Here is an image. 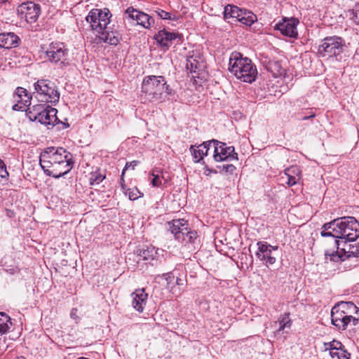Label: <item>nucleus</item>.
<instances>
[{"mask_svg": "<svg viewBox=\"0 0 359 359\" xmlns=\"http://www.w3.org/2000/svg\"><path fill=\"white\" fill-rule=\"evenodd\" d=\"M45 53L51 63H64L68 55V50L63 43L53 42L49 45Z\"/></svg>", "mask_w": 359, "mask_h": 359, "instance_id": "f8f14e48", "label": "nucleus"}, {"mask_svg": "<svg viewBox=\"0 0 359 359\" xmlns=\"http://www.w3.org/2000/svg\"><path fill=\"white\" fill-rule=\"evenodd\" d=\"M316 116V114L315 113H311V114H309V116H305L304 117H302L301 119L303 120V121H305V120H309L310 118H312L313 117Z\"/></svg>", "mask_w": 359, "mask_h": 359, "instance_id": "09e8293b", "label": "nucleus"}, {"mask_svg": "<svg viewBox=\"0 0 359 359\" xmlns=\"http://www.w3.org/2000/svg\"><path fill=\"white\" fill-rule=\"evenodd\" d=\"M100 34V39L104 43H107L110 45H117L120 40L121 36L117 32L110 30V27L107 26V29L103 30Z\"/></svg>", "mask_w": 359, "mask_h": 359, "instance_id": "393cba45", "label": "nucleus"}, {"mask_svg": "<svg viewBox=\"0 0 359 359\" xmlns=\"http://www.w3.org/2000/svg\"><path fill=\"white\" fill-rule=\"evenodd\" d=\"M153 178L151 180V183L154 187H160L162 185V177L159 174H156L153 170L151 173Z\"/></svg>", "mask_w": 359, "mask_h": 359, "instance_id": "e433bc0d", "label": "nucleus"}, {"mask_svg": "<svg viewBox=\"0 0 359 359\" xmlns=\"http://www.w3.org/2000/svg\"><path fill=\"white\" fill-rule=\"evenodd\" d=\"M157 15L163 20H175V17H172V14L161 9H158L156 11Z\"/></svg>", "mask_w": 359, "mask_h": 359, "instance_id": "58836bf2", "label": "nucleus"}, {"mask_svg": "<svg viewBox=\"0 0 359 359\" xmlns=\"http://www.w3.org/2000/svg\"><path fill=\"white\" fill-rule=\"evenodd\" d=\"M241 19V23L250 27L257 20V17L252 11L246 10V11H244V16Z\"/></svg>", "mask_w": 359, "mask_h": 359, "instance_id": "2f4dec72", "label": "nucleus"}, {"mask_svg": "<svg viewBox=\"0 0 359 359\" xmlns=\"http://www.w3.org/2000/svg\"><path fill=\"white\" fill-rule=\"evenodd\" d=\"M131 297L133 298L132 305L133 308L139 312H142L148 297L144 290H136L131 294Z\"/></svg>", "mask_w": 359, "mask_h": 359, "instance_id": "412c9836", "label": "nucleus"}, {"mask_svg": "<svg viewBox=\"0 0 359 359\" xmlns=\"http://www.w3.org/2000/svg\"><path fill=\"white\" fill-rule=\"evenodd\" d=\"M182 280L181 278H175V285H182L183 283H182Z\"/></svg>", "mask_w": 359, "mask_h": 359, "instance_id": "603ef678", "label": "nucleus"}, {"mask_svg": "<svg viewBox=\"0 0 359 359\" xmlns=\"http://www.w3.org/2000/svg\"><path fill=\"white\" fill-rule=\"evenodd\" d=\"M140 163L138 161H133L130 162L126 163L125 168L122 171V175H124L125 170L129 168H131L133 170Z\"/></svg>", "mask_w": 359, "mask_h": 359, "instance_id": "37998d69", "label": "nucleus"}, {"mask_svg": "<svg viewBox=\"0 0 359 359\" xmlns=\"http://www.w3.org/2000/svg\"><path fill=\"white\" fill-rule=\"evenodd\" d=\"M218 168H222V170L225 173H228L230 175L233 174V172L236 170V166H234L233 164H226L223 165L222 167L219 166Z\"/></svg>", "mask_w": 359, "mask_h": 359, "instance_id": "ea45409f", "label": "nucleus"}, {"mask_svg": "<svg viewBox=\"0 0 359 359\" xmlns=\"http://www.w3.org/2000/svg\"><path fill=\"white\" fill-rule=\"evenodd\" d=\"M238 13H242V8L234 5H227L224 7V18L225 20L229 18H236Z\"/></svg>", "mask_w": 359, "mask_h": 359, "instance_id": "c85d7f7f", "label": "nucleus"}, {"mask_svg": "<svg viewBox=\"0 0 359 359\" xmlns=\"http://www.w3.org/2000/svg\"><path fill=\"white\" fill-rule=\"evenodd\" d=\"M137 256L140 257L137 262L140 260L151 261L156 256V252L153 247H147L146 248L139 249L137 250Z\"/></svg>", "mask_w": 359, "mask_h": 359, "instance_id": "cd10ccee", "label": "nucleus"}, {"mask_svg": "<svg viewBox=\"0 0 359 359\" xmlns=\"http://www.w3.org/2000/svg\"><path fill=\"white\" fill-rule=\"evenodd\" d=\"M40 12V6L32 1L24 2L17 8L18 15L29 23L36 22L39 18Z\"/></svg>", "mask_w": 359, "mask_h": 359, "instance_id": "9b49d317", "label": "nucleus"}, {"mask_svg": "<svg viewBox=\"0 0 359 359\" xmlns=\"http://www.w3.org/2000/svg\"><path fill=\"white\" fill-rule=\"evenodd\" d=\"M332 324L338 330H345L349 326H356L359 325V316H353L351 314H344L340 312H331Z\"/></svg>", "mask_w": 359, "mask_h": 359, "instance_id": "ddd939ff", "label": "nucleus"}, {"mask_svg": "<svg viewBox=\"0 0 359 359\" xmlns=\"http://www.w3.org/2000/svg\"><path fill=\"white\" fill-rule=\"evenodd\" d=\"M266 69L271 72L273 77L278 78L285 74V69L282 67L280 62L277 60H270L266 65Z\"/></svg>", "mask_w": 359, "mask_h": 359, "instance_id": "a878e982", "label": "nucleus"}, {"mask_svg": "<svg viewBox=\"0 0 359 359\" xmlns=\"http://www.w3.org/2000/svg\"><path fill=\"white\" fill-rule=\"evenodd\" d=\"M76 309H73L71 311V317L74 319H76L78 317L76 315Z\"/></svg>", "mask_w": 359, "mask_h": 359, "instance_id": "3c124183", "label": "nucleus"}, {"mask_svg": "<svg viewBox=\"0 0 359 359\" xmlns=\"http://www.w3.org/2000/svg\"><path fill=\"white\" fill-rule=\"evenodd\" d=\"M351 18L357 25H359V7L353 10Z\"/></svg>", "mask_w": 359, "mask_h": 359, "instance_id": "79ce46f5", "label": "nucleus"}, {"mask_svg": "<svg viewBox=\"0 0 359 359\" xmlns=\"http://www.w3.org/2000/svg\"><path fill=\"white\" fill-rule=\"evenodd\" d=\"M57 113V110L55 108L47 106L41 116H38L36 121L46 126L48 128L53 127L60 122Z\"/></svg>", "mask_w": 359, "mask_h": 359, "instance_id": "a211bd4d", "label": "nucleus"}, {"mask_svg": "<svg viewBox=\"0 0 359 359\" xmlns=\"http://www.w3.org/2000/svg\"><path fill=\"white\" fill-rule=\"evenodd\" d=\"M320 236L339 239L341 243L354 241L359 237V222L353 217L337 218L322 226Z\"/></svg>", "mask_w": 359, "mask_h": 359, "instance_id": "f03ea898", "label": "nucleus"}, {"mask_svg": "<svg viewBox=\"0 0 359 359\" xmlns=\"http://www.w3.org/2000/svg\"><path fill=\"white\" fill-rule=\"evenodd\" d=\"M204 170H205V171H204V173H205V175H209V174H210V173H211V172L216 173V171H214V170H212V169L209 168L208 165H205V166L204 167Z\"/></svg>", "mask_w": 359, "mask_h": 359, "instance_id": "de8ad7c7", "label": "nucleus"}, {"mask_svg": "<svg viewBox=\"0 0 359 359\" xmlns=\"http://www.w3.org/2000/svg\"><path fill=\"white\" fill-rule=\"evenodd\" d=\"M73 156L63 147H47L40 154L39 163L48 176L58 179L74 165Z\"/></svg>", "mask_w": 359, "mask_h": 359, "instance_id": "f257e3e1", "label": "nucleus"}, {"mask_svg": "<svg viewBox=\"0 0 359 359\" xmlns=\"http://www.w3.org/2000/svg\"><path fill=\"white\" fill-rule=\"evenodd\" d=\"M126 195L128 196V198L131 201H135L140 197L143 196V194L141 193L136 187L133 189H127L125 191Z\"/></svg>", "mask_w": 359, "mask_h": 359, "instance_id": "f704fd0d", "label": "nucleus"}, {"mask_svg": "<svg viewBox=\"0 0 359 359\" xmlns=\"http://www.w3.org/2000/svg\"><path fill=\"white\" fill-rule=\"evenodd\" d=\"M330 355L334 358L337 357L338 358V355H340V350H332L329 351Z\"/></svg>", "mask_w": 359, "mask_h": 359, "instance_id": "a18cd8bd", "label": "nucleus"}, {"mask_svg": "<svg viewBox=\"0 0 359 359\" xmlns=\"http://www.w3.org/2000/svg\"><path fill=\"white\" fill-rule=\"evenodd\" d=\"M125 13L128 15V18L137 21V18H139L138 14L141 13V11H139L130 6L126 10Z\"/></svg>", "mask_w": 359, "mask_h": 359, "instance_id": "4c0bfd02", "label": "nucleus"}, {"mask_svg": "<svg viewBox=\"0 0 359 359\" xmlns=\"http://www.w3.org/2000/svg\"><path fill=\"white\" fill-rule=\"evenodd\" d=\"M172 90L167 85L162 76H147L142 83V97L149 102H161L166 95H172Z\"/></svg>", "mask_w": 359, "mask_h": 359, "instance_id": "20e7f679", "label": "nucleus"}, {"mask_svg": "<svg viewBox=\"0 0 359 359\" xmlns=\"http://www.w3.org/2000/svg\"><path fill=\"white\" fill-rule=\"evenodd\" d=\"M205 67L203 56L197 51H193L187 56L186 68L190 73H196Z\"/></svg>", "mask_w": 359, "mask_h": 359, "instance_id": "f3484780", "label": "nucleus"}, {"mask_svg": "<svg viewBox=\"0 0 359 359\" xmlns=\"http://www.w3.org/2000/svg\"><path fill=\"white\" fill-rule=\"evenodd\" d=\"M162 277H163L166 281V287L172 290L175 285V277L173 273L171 272L163 273Z\"/></svg>", "mask_w": 359, "mask_h": 359, "instance_id": "72a5a7b5", "label": "nucleus"}, {"mask_svg": "<svg viewBox=\"0 0 359 359\" xmlns=\"http://www.w3.org/2000/svg\"><path fill=\"white\" fill-rule=\"evenodd\" d=\"M47 106L45 104H35L29 107L26 111V114L31 121H36L38 116H40Z\"/></svg>", "mask_w": 359, "mask_h": 359, "instance_id": "bb28decb", "label": "nucleus"}, {"mask_svg": "<svg viewBox=\"0 0 359 359\" xmlns=\"http://www.w3.org/2000/svg\"><path fill=\"white\" fill-rule=\"evenodd\" d=\"M36 98L42 102L56 104L60 100V92L55 84L48 79L38 80L34 84Z\"/></svg>", "mask_w": 359, "mask_h": 359, "instance_id": "423d86ee", "label": "nucleus"}, {"mask_svg": "<svg viewBox=\"0 0 359 359\" xmlns=\"http://www.w3.org/2000/svg\"><path fill=\"white\" fill-rule=\"evenodd\" d=\"M9 2V0H0V4H6Z\"/></svg>", "mask_w": 359, "mask_h": 359, "instance_id": "864d4df0", "label": "nucleus"}, {"mask_svg": "<svg viewBox=\"0 0 359 359\" xmlns=\"http://www.w3.org/2000/svg\"><path fill=\"white\" fill-rule=\"evenodd\" d=\"M341 241L339 240H334V245L336 250H326L325 251V259L326 262L328 261L333 262H339L345 260L348 255H346V252L344 248L340 249Z\"/></svg>", "mask_w": 359, "mask_h": 359, "instance_id": "6ab92c4d", "label": "nucleus"}, {"mask_svg": "<svg viewBox=\"0 0 359 359\" xmlns=\"http://www.w3.org/2000/svg\"><path fill=\"white\" fill-rule=\"evenodd\" d=\"M154 39L162 48L168 49L173 41H177V43H180L182 36L176 32H170L165 29H162L155 35Z\"/></svg>", "mask_w": 359, "mask_h": 359, "instance_id": "dca6fc26", "label": "nucleus"}, {"mask_svg": "<svg viewBox=\"0 0 359 359\" xmlns=\"http://www.w3.org/2000/svg\"><path fill=\"white\" fill-rule=\"evenodd\" d=\"M285 175L287 177V184L294 186L301 180V170L297 165H292L285 170Z\"/></svg>", "mask_w": 359, "mask_h": 359, "instance_id": "b1692460", "label": "nucleus"}, {"mask_svg": "<svg viewBox=\"0 0 359 359\" xmlns=\"http://www.w3.org/2000/svg\"><path fill=\"white\" fill-rule=\"evenodd\" d=\"M351 354L347 351L345 347L341 350L340 355H338V359H350Z\"/></svg>", "mask_w": 359, "mask_h": 359, "instance_id": "c03bdc74", "label": "nucleus"}, {"mask_svg": "<svg viewBox=\"0 0 359 359\" xmlns=\"http://www.w3.org/2000/svg\"><path fill=\"white\" fill-rule=\"evenodd\" d=\"M351 253L355 254L356 255H359V244H356L355 245L352 247Z\"/></svg>", "mask_w": 359, "mask_h": 359, "instance_id": "49530a36", "label": "nucleus"}, {"mask_svg": "<svg viewBox=\"0 0 359 359\" xmlns=\"http://www.w3.org/2000/svg\"><path fill=\"white\" fill-rule=\"evenodd\" d=\"M121 187H122V189H123V190H125V185H124V184H121Z\"/></svg>", "mask_w": 359, "mask_h": 359, "instance_id": "5fc2aeb1", "label": "nucleus"}, {"mask_svg": "<svg viewBox=\"0 0 359 359\" xmlns=\"http://www.w3.org/2000/svg\"><path fill=\"white\" fill-rule=\"evenodd\" d=\"M229 70L238 80L248 83L254 82L258 74L257 67L252 61L237 51L230 55Z\"/></svg>", "mask_w": 359, "mask_h": 359, "instance_id": "7ed1b4c3", "label": "nucleus"}, {"mask_svg": "<svg viewBox=\"0 0 359 359\" xmlns=\"http://www.w3.org/2000/svg\"><path fill=\"white\" fill-rule=\"evenodd\" d=\"M170 231L175 240L182 243H195L198 233L188 226V222L184 219H172L168 223Z\"/></svg>", "mask_w": 359, "mask_h": 359, "instance_id": "0eeeda50", "label": "nucleus"}, {"mask_svg": "<svg viewBox=\"0 0 359 359\" xmlns=\"http://www.w3.org/2000/svg\"><path fill=\"white\" fill-rule=\"evenodd\" d=\"M325 351H332V350H342L344 348V346L341 344V341L337 340H332L330 342H325L324 343Z\"/></svg>", "mask_w": 359, "mask_h": 359, "instance_id": "473e14b6", "label": "nucleus"}, {"mask_svg": "<svg viewBox=\"0 0 359 359\" xmlns=\"http://www.w3.org/2000/svg\"><path fill=\"white\" fill-rule=\"evenodd\" d=\"M104 177H105L100 173H97V172L92 173L91 176L89 179L90 184L91 185L99 184L100 182H102L103 181Z\"/></svg>", "mask_w": 359, "mask_h": 359, "instance_id": "c9c22d12", "label": "nucleus"}, {"mask_svg": "<svg viewBox=\"0 0 359 359\" xmlns=\"http://www.w3.org/2000/svg\"><path fill=\"white\" fill-rule=\"evenodd\" d=\"M211 146L212 142H210V140L204 142L198 146L191 145L189 150L191 151L194 162H202L203 164H204L205 162L203 161V157L208 155V150Z\"/></svg>", "mask_w": 359, "mask_h": 359, "instance_id": "aec40b11", "label": "nucleus"}, {"mask_svg": "<svg viewBox=\"0 0 359 359\" xmlns=\"http://www.w3.org/2000/svg\"><path fill=\"white\" fill-rule=\"evenodd\" d=\"M346 41L337 36L325 38L319 45L318 53L322 57H334L337 61L345 60L347 55Z\"/></svg>", "mask_w": 359, "mask_h": 359, "instance_id": "39448f33", "label": "nucleus"}, {"mask_svg": "<svg viewBox=\"0 0 359 359\" xmlns=\"http://www.w3.org/2000/svg\"><path fill=\"white\" fill-rule=\"evenodd\" d=\"M111 17V15L109 9L94 8L88 13L86 20L90 25L93 30L100 33L107 29Z\"/></svg>", "mask_w": 359, "mask_h": 359, "instance_id": "6e6552de", "label": "nucleus"}, {"mask_svg": "<svg viewBox=\"0 0 359 359\" xmlns=\"http://www.w3.org/2000/svg\"><path fill=\"white\" fill-rule=\"evenodd\" d=\"M299 21L295 18H283L281 21L274 25V29L278 30L285 36L297 39L298 32L297 26Z\"/></svg>", "mask_w": 359, "mask_h": 359, "instance_id": "4468645a", "label": "nucleus"}, {"mask_svg": "<svg viewBox=\"0 0 359 359\" xmlns=\"http://www.w3.org/2000/svg\"><path fill=\"white\" fill-rule=\"evenodd\" d=\"M257 246V250L255 252V256L259 261L262 262L266 266L276 263V257L273 252L278 250V246L271 245L266 241H258Z\"/></svg>", "mask_w": 359, "mask_h": 359, "instance_id": "9d476101", "label": "nucleus"}, {"mask_svg": "<svg viewBox=\"0 0 359 359\" xmlns=\"http://www.w3.org/2000/svg\"><path fill=\"white\" fill-rule=\"evenodd\" d=\"M20 39L13 32L0 33V47L11 48L19 45Z\"/></svg>", "mask_w": 359, "mask_h": 359, "instance_id": "5701e85b", "label": "nucleus"}, {"mask_svg": "<svg viewBox=\"0 0 359 359\" xmlns=\"http://www.w3.org/2000/svg\"><path fill=\"white\" fill-rule=\"evenodd\" d=\"M332 313L340 312L344 314H355L354 316H359V308L351 302H341L335 304L332 310Z\"/></svg>", "mask_w": 359, "mask_h": 359, "instance_id": "4be33fe9", "label": "nucleus"}, {"mask_svg": "<svg viewBox=\"0 0 359 359\" xmlns=\"http://www.w3.org/2000/svg\"><path fill=\"white\" fill-rule=\"evenodd\" d=\"M8 177V172L6 170L4 162L0 159V179H6Z\"/></svg>", "mask_w": 359, "mask_h": 359, "instance_id": "a19ab883", "label": "nucleus"}, {"mask_svg": "<svg viewBox=\"0 0 359 359\" xmlns=\"http://www.w3.org/2000/svg\"><path fill=\"white\" fill-rule=\"evenodd\" d=\"M137 25H141L144 28L149 29L151 25L154 22V19L148 14L141 12L138 14Z\"/></svg>", "mask_w": 359, "mask_h": 359, "instance_id": "7c9ffc66", "label": "nucleus"}, {"mask_svg": "<svg viewBox=\"0 0 359 359\" xmlns=\"http://www.w3.org/2000/svg\"><path fill=\"white\" fill-rule=\"evenodd\" d=\"M16 103L13 106L15 111H26L31 105L32 96L29 95L27 90L22 87H18L13 95Z\"/></svg>", "mask_w": 359, "mask_h": 359, "instance_id": "2eb2a0df", "label": "nucleus"}, {"mask_svg": "<svg viewBox=\"0 0 359 359\" xmlns=\"http://www.w3.org/2000/svg\"><path fill=\"white\" fill-rule=\"evenodd\" d=\"M210 142L214 147L213 158L215 161L238 160V154L235 152L234 147L227 146L226 143L216 140H212Z\"/></svg>", "mask_w": 359, "mask_h": 359, "instance_id": "1a4fd4ad", "label": "nucleus"}, {"mask_svg": "<svg viewBox=\"0 0 359 359\" xmlns=\"http://www.w3.org/2000/svg\"><path fill=\"white\" fill-rule=\"evenodd\" d=\"M276 324L279 325V327L277 330V332H281L285 328H290L292 325V320L290 318V313H285L283 316H280L278 320L276 322Z\"/></svg>", "mask_w": 359, "mask_h": 359, "instance_id": "c756f323", "label": "nucleus"}, {"mask_svg": "<svg viewBox=\"0 0 359 359\" xmlns=\"http://www.w3.org/2000/svg\"><path fill=\"white\" fill-rule=\"evenodd\" d=\"M244 11H246V9H242V13H238L237 18H236L237 21L241 22V19L244 16Z\"/></svg>", "mask_w": 359, "mask_h": 359, "instance_id": "8fccbe9b", "label": "nucleus"}, {"mask_svg": "<svg viewBox=\"0 0 359 359\" xmlns=\"http://www.w3.org/2000/svg\"><path fill=\"white\" fill-rule=\"evenodd\" d=\"M18 359H26V358L24 357H19V358H18Z\"/></svg>", "mask_w": 359, "mask_h": 359, "instance_id": "6e6d98bb", "label": "nucleus"}]
</instances>
